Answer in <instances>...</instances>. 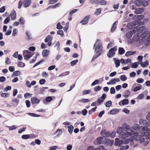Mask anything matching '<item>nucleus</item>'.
<instances>
[{"instance_id": "6e6d98bb", "label": "nucleus", "mask_w": 150, "mask_h": 150, "mask_svg": "<svg viewBox=\"0 0 150 150\" xmlns=\"http://www.w3.org/2000/svg\"><path fill=\"white\" fill-rule=\"evenodd\" d=\"M62 28V26L61 25L60 23H58L57 25V28L58 29H60Z\"/></svg>"}, {"instance_id": "72a5a7b5", "label": "nucleus", "mask_w": 150, "mask_h": 150, "mask_svg": "<svg viewBox=\"0 0 150 150\" xmlns=\"http://www.w3.org/2000/svg\"><path fill=\"white\" fill-rule=\"evenodd\" d=\"M19 22L21 24H24L25 23V20L24 18L23 17H21L19 19Z\"/></svg>"}, {"instance_id": "c756f323", "label": "nucleus", "mask_w": 150, "mask_h": 150, "mask_svg": "<svg viewBox=\"0 0 150 150\" xmlns=\"http://www.w3.org/2000/svg\"><path fill=\"white\" fill-rule=\"evenodd\" d=\"M120 80L122 81H125L127 79V77L125 75H123L121 76L120 77Z\"/></svg>"}, {"instance_id": "f704fd0d", "label": "nucleus", "mask_w": 150, "mask_h": 150, "mask_svg": "<svg viewBox=\"0 0 150 150\" xmlns=\"http://www.w3.org/2000/svg\"><path fill=\"white\" fill-rule=\"evenodd\" d=\"M95 150H107V149H105L103 146H100L97 148H95Z\"/></svg>"}, {"instance_id": "9b49d317", "label": "nucleus", "mask_w": 150, "mask_h": 150, "mask_svg": "<svg viewBox=\"0 0 150 150\" xmlns=\"http://www.w3.org/2000/svg\"><path fill=\"white\" fill-rule=\"evenodd\" d=\"M134 12L136 14H140L143 13L144 9L143 8H138L134 9Z\"/></svg>"}, {"instance_id": "b1692460", "label": "nucleus", "mask_w": 150, "mask_h": 150, "mask_svg": "<svg viewBox=\"0 0 150 150\" xmlns=\"http://www.w3.org/2000/svg\"><path fill=\"white\" fill-rule=\"evenodd\" d=\"M133 40L136 42L139 41V36L138 34H136L134 35L133 38Z\"/></svg>"}, {"instance_id": "37998d69", "label": "nucleus", "mask_w": 150, "mask_h": 150, "mask_svg": "<svg viewBox=\"0 0 150 150\" xmlns=\"http://www.w3.org/2000/svg\"><path fill=\"white\" fill-rule=\"evenodd\" d=\"M144 17V16L143 15H139L137 16V18L138 21H140L142 20Z\"/></svg>"}, {"instance_id": "603ef678", "label": "nucleus", "mask_w": 150, "mask_h": 150, "mask_svg": "<svg viewBox=\"0 0 150 150\" xmlns=\"http://www.w3.org/2000/svg\"><path fill=\"white\" fill-rule=\"evenodd\" d=\"M57 133V136H59L62 133V131L61 129H58L56 131V133Z\"/></svg>"}, {"instance_id": "dca6fc26", "label": "nucleus", "mask_w": 150, "mask_h": 150, "mask_svg": "<svg viewBox=\"0 0 150 150\" xmlns=\"http://www.w3.org/2000/svg\"><path fill=\"white\" fill-rule=\"evenodd\" d=\"M106 96V94H103L102 97L98 99V102L99 104H100L103 102Z\"/></svg>"}, {"instance_id": "f03ea898", "label": "nucleus", "mask_w": 150, "mask_h": 150, "mask_svg": "<svg viewBox=\"0 0 150 150\" xmlns=\"http://www.w3.org/2000/svg\"><path fill=\"white\" fill-rule=\"evenodd\" d=\"M139 125L136 124L131 128H130L129 126V128L130 129L132 130L135 132L138 133V134H137V136L138 135L145 136L146 139H149L150 142V129L146 126L144 127H141L140 128L139 127Z\"/></svg>"}, {"instance_id": "09e8293b", "label": "nucleus", "mask_w": 150, "mask_h": 150, "mask_svg": "<svg viewBox=\"0 0 150 150\" xmlns=\"http://www.w3.org/2000/svg\"><path fill=\"white\" fill-rule=\"evenodd\" d=\"M114 43L113 42H110L108 45L107 47L108 49L114 46Z\"/></svg>"}, {"instance_id": "aec40b11", "label": "nucleus", "mask_w": 150, "mask_h": 150, "mask_svg": "<svg viewBox=\"0 0 150 150\" xmlns=\"http://www.w3.org/2000/svg\"><path fill=\"white\" fill-rule=\"evenodd\" d=\"M132 135H133V136L131 137H130V139H128L126 140H129V142H130V144L131 145H132L134 144V142H133L134 139V140H136V139L134 138V136L133 135H132L131 136H132Z\"/></svg>"}, {"instance_id": "423d86ee", "label": "nucleus", "mask_w": 150, "mask_h": 150, "mask_svg": "<svg viewBox=\"0 0 150 150\" xmlns=\"http://www.w3.org/2000/svg\"><path fill=\"white\" fill-rule=\"evenodd\" d=\"M129 140H125L124 141H122L121 140H120L119 138H116L115 139V142L114 143V144L116 146H120L121 144H127L129 143Z\"/></svg>"}, {"instance_id": "412c9836", "label": "nucleus", "mask_w": 150, "mask_h": 150, "mask_svg": "<svg viewBox=\"0 0 150 150\" xmlns=\"http://www.w3.org/2000/svg\"><path fill=\"white\" fill-rule=\"evenodd\" d=\"M140 64L142 67H145L149 65V61L148 60H146L144 62H142L140 63Z\"/></svg>"}, {"instance_id": "a878e982", "label": "nucleus", "mask_w": 150, "mask_h": 150, "mask_svg": "<svg viewBox=\"0 0 150 150\" xmlns=\"http://www.w3.org/2000/svg\"><path fill=\"white\" fill-rule=\"evenodd\" d=\"M117 22V21H116L113 24V25L111 29V32H113L115 30L116 27V25H115V24Z\"/></svg>"}, {"instance_id": "774afa93", "label": "nucleus", "mask_w": 150, "mask_h": 150, "mask_svg": "<svg viewBox=\"0 0 150 150\" xmlns=\"http://www.w3.org/2000/svg\"><path fill=\"white\" fill-rule=\"evenodd\" d=\"M9 70L11 72H13L15 70V68L13 66H10L9 67Z\"/></svg>"}, {"instance_id": "cd10ccee", "label": "nucleus", "mask_w": 150, "mask_h": 150, "mask_svg": "<svg viewBox=\"0 0 150 150\" xmlns=\"http://www.w3.org/2000/svg\"><path fill=\"white\" fill-rule=\"evenodd\" d=\"M115 66L116 67H118L120 65V61L118 59H116L115 58H114Z\"/></svg>"}, {"instance_id": "c03bdc74", "label": "nucleus", "mask_w": 150, "mask_h": 150, "mask_svg": "<svg viewBox=\"0 0 150 150\" xmlns=\"http://www.w3.org/2000/svg\"><path fill=\"white\" fill-rule=\"evenodd\" d=\"M90 100L88 99H83L80 100L81 102L82 103H86L89 102Z\"/></svg>"}, {"instance_id": "a19ab883", "label": "nucleus", "mask_w": 150, "mask_h": 150, "mask_svg": "<svg viewBox=\"0 0 150 150\" xmlns=\"http://www.w3.org/2000/svg\"><path fill=\"white\" fill-rule=\"evenodd\" d=\"M101 87L99 86H96L94 88V90L96 91H100L101 89Z\"/></svg>"}, {"instance_id": "39448f33", "label": "nucleus", "mask_w": 150, "mask_h": 150, "mask_svg": "<svg viewBox=\"0 0 150 150\" xmlns=\"http://www.w3.org/2000/svg\"><path fill=\"white\" fill-rule=\"evenodd\" d=\"M146 118L149 120L148 122H147L146 120H143L141 119L140 121V123H142L143 125L146 126L148 128L150 127V112H149L146 116Z\"/></svg>"}, {"instance_id": "c9c22d12", "label": "nucleus", "mask_w": 150, "mask_h": 150, "mask_svg": "<svg viewBox=\"0 0 150 150\" xmlns=\"http://www.w3.org/2000/svg\"><path fill=\"white\" fill-rule=\"evenodd\" d=\"M78 62V60L77 59L75 60L72 61L70 62L71 65V66H74Z\"/></svg>"}, {"instance_id": "bb28decb", "label": "nucleus", "mask_w": 150, "mask_h": 150, "mask_svg": "<svg viewBox=\"0 0 150 150\" xmlns=\"http://www.w3.org/2000/svg\"><path fill=\"white\" fill-rule=\"evenodd\" d=\"M136 52V51H133V52H132L130 51H129L127 52L126 54H125V56H128L129 55H133L135 54Z\"/></svg>"}, {"instance_id": "9d476101", "label": "nucleus", "mask_w": 150, "mask_h": 150, "mask_svg": "<svg viewBox=\"0 0 150 150\" xmlns=\"http://www.w3.org/2000/svg\"><path fill=\"white\" fill-rule=\"evenodd\" d=\"M136 31L135 30H132L130 31L127 32L126 34V37L128 38H131L133 35L136 33Z\"/></svg>"}, {"instance_id": "13d9d810", "label": "nucleus", "mask_w": 150, "mask_h": 150, "mask_svg": "<svg viewBox=\"0 0 150 150\" xmlns=\"http://www.w3.org/2000/svg\"><path fill=\"white\" fill-rule=\"evenodd\" d=\"M22 138L23 139H28L29 138V136L28 135H23L22 136Z\"/></svg>"}, {"instance_id": "680f3d73", "label": "nucleus", "mask_w": 150, "mask_h": 150, "mask_svg": "<svg viewBox=\"0 0 150 150\" xmlns=\"http://www.w3.org/2000/svg\"><path fill=\"white\" fill-rule=\"evenodd\" d=\"M55 65L51 66L48 68V69L49 71H50L54 69L55 68Z\"/></svg>"}, {"instance_id": "a211bd4d", "label": "nucleus", "mask_w": 150, "mask_h": 150, "mask_svg": "<svg viewBox=\"0 0 150 150\" xmlns=\"http://www.w3.org/2000/svg\"><path fill=\"white\" fill-rule=\"evenodd\" d=\"M11 16L12 20H15L16 18V14L15 11H12L11 13Z\"/></svg>"}, {"instance_id": "ea45409f", "label": "nucleus", "mask_w": 150, "mask_h": 150, "mask_svg": "<svg viewBox=\"0 0 150 150\" xmlns=\"http://www.w3.org/2000/svg\"><path fill=\"white\" fill-rule=\"evenodd\" d=\"M57 34L60 35L62 37L64 35V33L62 30H59L57 32Z\"/></svg>"}, {"instance_id": "5701e85b", "label": "nucleus", "mask_w": 150, "mask_h": 150, "mask_svg": "<svg viewBox=\"0 0 150 150\" xmlns=\"http://www.w3.org/2000/svg\"><path fill=\"white\" fill-rule=\"evenodd\" d=\"M119 111V110L118 109H113L110 111V114L112 115H114L117 113Z\"/></svg>"}, {"instance_id": "052dcab7", "label": "nucleus", "mask_w": 150, "mask_h": 150, "mask_svg": "<svg viewBox=\"0 0 150 150\" xmlns=\"http://www.w3.org/2000/svg\"><path fill=\"white\" fill-rule=\"evenodd\" d=\"M141 86H137V87H135L134 89V91H138L140 89H141V85H140Z\"/></svg>"}, {"instance_id": "6e6552de", "label": "nucleus", "mask_w": 150, "mask_h": 150, "mask_svg": "<svg viewBox=\"0 0 150 150\" xmlns=\"http://www.w3.org/2000/svg\"><path fill=\"white\" fill-rule=\"evenodd\" d=\"M103 138L102 137H98L94 141L93 143L95 145H99L103 143L104 141L103 140Z\"/></svg>"}, {"instance_id": "de8ad7c7", "label": "nucleus", "mask_w": 150, "mask_h": 150, "mask_svg": "<svg viewBox=\"0 0 150 150\" xmlns=\"http://www.w3.org/2000/svg\"><path fill=\"white\" fill-rule=\"evenodd\" d=\"M145 27L144 26H142L140 27L139 28V30H138V31L139 33H141V32H142L143 30H144L145 29Z\"/></svg>"}, {"instance_id": "6ab92c4d", "label": "nucleus", "mask_w": 150, "mask_h": 150, "mask_svg": "<svg viewBox=\"0 0 150 150\" xmlns=\"http://www.w3.org/2000/svg\"><path fill=\"white\" fill-rule=\"evenodd\" d=\"M110 80L112 84L113 85L115 84L116 82H119L120 81V79L119 78H115L111 79Z\"/></svg>"}, {"instance_id": "0eeeda50", "label": "nucleus", "mask_w": 150, "mask_h": 150, "mask_svg": "<svg viewBox=\"0 0 150 150\" xmlns=\"http://www.w3.org/2000/svg\"><path fill=\"white\" fill-rule=\"evenodd\" d=\"M117 50V47H115L111 48L109 50V52L107 54V56L109 57H112L115 54V52Z\"/></svg>"}, {"instance_id": "1a4fd4ad", "label": "nucleus", "mask_w": 150, "mask_h": 150, "mask_svg": "<svg viewBox=\"0 0 150 150\" xmlns=\"http://www.w3.org/2000/svg\"><path fill=\"white\" fill-rule=\"evenodd\" d=\"M31 52L28 50H25L23 52V55L25 59H28L31 57L32 55L31 54Z\"/></svg>"}, {"instance_id": "69168bd1", "label": "nucleus", "mask_w": 150, "mask_h": 150, "mask_svg": "<svg viewBox=\"0 0 150 150\" xmlns=\"http://www.w3.org/2000/svg\"><path fill=\"white\" fill-rule=\"evenodd\" d=\"M116 135V132H113L112 133H110V137L111 138L114 137Z\"/></svg>"}, {"instance_id": "20e7f679", "label": "nucleus", "mask_w": 150, "mask_h": 150, "mask_svg": "<svg viewBox=\"0 0 150 150\" xmlns=\"http://www.w3.org/2000/svg\"><path fill=\"white\" fill-rule=\"evenodd\" d=\"M149 0H135L134 1V4L138 6H142L144 7L146 6L149 5Z\"/></svg>"}, {"instance_id": "79ce46f5", "label": "nucleus", "mask_w": 150, "mask_h": 150, "mask_svg": "<svg viewBox=\"0 0 150 150\" xmlns=\"http://www.w3.org/2000/svg\"><path fill=\"white\" fill-rule=\"evenodd\" d=\"M112 104V102L110 101H108L105 104L106 106L107 107H109Z\"/></svg>"}, {"instance_id": "e433bc0d", "label": "nucleus", "mask_w": 150, "mask_h": 150, "mask_svg": "<svg viewBox=\"0 0 150 150\" xmlns=\"http://www.w3.org/2000/svg\"><path fill=\"white\" fill-rule=\"evenodd\" d=\"M68 131L70 133H71L73 130V127L72 125H70L68 127Z\"/></svg>"}, {"instance_id": "0e129e2a", "label": "nucleus", "mask_w": 150, "mask_h": 150, "mask_svg": "<svg viewBox=\"0 0 150 150\" xmlns=\"http://www.w3.org/2000/svg\"><path fill=\"white\" fill-rule=\"evenodd\" d=\"M45 82V80L44 79H42L39 81L40 83L41 84H43Z\"/></svg>"}, {"instance_id": "4c0bfd02", "label": "nucleus", "mask_w": 150, "mask_h": 150, "mask_svg": "<svg viewBox=\"0 0 150 150\" xmlns=\"http://www.w3.org/2000/svg\"><path fill=\"white\" fill-rule=\"evenodd\" d=\"M18 66L20 67H23L25 66V64L23 62H18Z\"/></svg>"}, {"instance_id": "473e14b6", "label": "nucleus", "mask_w": 150, "mask_h": 150, "mask_svg": "<svg viewBox=\"0 0 150 150\" xmlns=\"http://www.w3.org/2000/svg\"><path fill=\"white\" fill-rule=\"evenodd\" d=\"M139 64L138 62H134L132 64L131 67L132 68H136L138 67Z\"/></svg>"}, {"instance_id": "c85d7f7f", "label": "nucleus", "mask_w": 150, "mask_h": 150, "mask_svg": "<svg viewBox=\"0 0 150 150\" xmlns=\"http://www.w3.org/2000/svg\"><path fill=\"white\" fill-rule=\"evenodd\" d=\"M21 74V72L19 71H16L13 72V74L12 75V76H13V75L14 76H18Z\"/></svg>"}, {"instance_id": "2eb2a0df", "label": "nucleus", "mask_w": 150, "mask_h": 150, "mask_svg": "<svg viewBox=\"0 0 150 150\" xmlns=\"http://www.w3.org/2000/svg\"><path fill=\"white\" fill-rule=\"evenodd\" d=\"M31 3V0H24L23 6L25 8L29 6Z\"/></svg>"}, {"instance_id": "f3484780", "label": "nucleus", "mask_w": 150, "mask_h": 150, "mask_svg": "<svg viewBox=\"0 0 150 150\" xmlns=\"http://www.w3.org/2000/svg\"><path fill=\"white\" fill-rule=\"evenodd\" d=\"M114 141L113 140H110L109 139H107L105 141V143L107 145L110 146H111L113 143Z\"/></svg>"}, {"instance_id": "f257e3e1", "label": "nucleus", "mask_w": 150, "mask_h": 150, "mask_svg": "<svg viewBox=\"0 0 150 150\" xmlns=\"http://www.w3.org/2000/svg\"><path fill=\"white\" fill-rule=\"evenodd\" d=\"M116 132L119 135L120 138L125 139L127 137H129L133 135L134 136V138L136 140L139 142L140 143H142L144 146H146L148 144L149 142L148 141H145L144 136H140L137 134H138L137 132H135L132 130L129 129V126L126 123H125L122 125V127H119L117 129Z\"/></svg>"}, {"instance_id": "e2e57ef3", "label": "nucleus", "mask_w": 150, "mask_h": 150, "mask_svg": "<svg viewBox=\"0 0 150 150\" xmlns=\"http://www.w3.org/2000/svg\"><path fill=\"white\" fill-rule=\"evenodd\" d=\"M95 149L93 146H90L87 147V150H95Z\"/></svg>"}, {"instance_id": "5fc2aeb1", "label": "nucleus", "mask_w": 150, "mask_h": 150, "mask_svg": "<svg viewBox=\"0 0 150 150\" xmlns=\"http://www.w3.org/2000/svg\"><path fill=\"white\" fill-rule=\"evenodd\" d=\"M144 81L143 79L142 78H139L137 79V82L139 83H143Z\"/></svg>"}, {"instance_id": "bf43d9fd", "label": "nucleus", "mask_w": 150, "mask_h": 150, "mask_svg": "<svg viewBox=\"0 0 150 150\" xmlns=\"http://www.w3.org/2000/svg\"><path fill=\"white\" fill-rule=\"evenodd\" d=\"M26 129V127H23L21 129H20L18 130V132L19 133H21L23 131H24Z\"/></svg>"}, {"instance_id": "864d4df0", "label": "nucleus", "mask_w": 150, "mask_h": 150, "mask_svg": "<svg viewBox=\"0 0 150 150\" xmlns=\"http://www.w3.org/2000/svg\"><path fill=\"white\" fill-rule=\"evenodd\" d=\"M6 78L4 76H2L0 77V82H4L6 81Z\"/></svg>"}, {"instance_id": "8fccbe9b", "label": "nucleus", "mask_w": 150, "mask_h": 150, "mask_svg": "<svg viewBox=\"0 0 150 150\" xmlns=\"http://www.w3.org/2000/svg\"><path fill=\"white\" fill-rule=\"evenodd\" d=\"M119 53L120 54H122L124 53L125 50L122 48H120L119 49Z\"/></svg>"}, {"instance_id": "a18cd8bd", "label": "nucleus", "mask_w": 150, "mask_h": 150, "mask_svg": "<svg viewBox=\"0 0 150 150\" xmlns=\"http://www.w3.org/2000/svg\"><path fill=\"white\" fill-rule=\"evenodd\" d=\"M52 99V98L50 96H48L47 97L45 98V100L47 102H50L51 101Z\"/></svg>"}, {"instance_id": "ddd939ff", "label": "nucleus", "mask_w": 150, "mask_h": 150, "mask_svg": "<svg viewBox=\"0 0 150 150\" xmlns=\"http://www.w3.org/2000/svg\"><path fill=\"white\" fill-rule=\"evenodd\" d=\"M107 4L106 2L104 0H96V4L101 5H105Z\"/></svg>"}, {"instance_id": "393cba45", "label": "nucleus", "mask_w": 150, "mask_h": 150, "mask_svg": "<svg viewBox=\"0 0 150 150\" xmlns=\"http://www.w3.org/2000/svg\"><path fill=\"white\" fill-rule=\"evenodd\" d=\"M52 38L50 35H49L45 39V42H48L50 41H52Z\"/></svg>"}, {"instance_id": "2f4dec72", "label": "nucleus", "mask_w": 150, "mask_h": 150, "mask_svg": "<svg viewBox=\"0 0 150 150\" xmlns=\"http://www.w3.org/2000/svg\"><path fill=\"white\" fill-rule=\"evenodd\" d=\"M5 59L6 60L5 63L6 65H9L11 64V61L8 57H6Z\"/></svg>"}, {"instance_id": "4468645a", "label": "nucleus", "mask_w": 150, "mask_h": 150, "mask_svg": "<svg viewBox=\"0 0 150 150\" xmlns=\"http://www.w3.org/2000/svg\"><path fill=\"white\" fill-rule=\"evenodd\" d=\"M90 17V16H86L81 22L83 25H85L86 24Z\"/></svg>"}, {"instance_id": "f8f14e48", "label": "nucleus", "mask_w": 150, "mask_h": 150, "mask_svg": "<svg viewBox=\"0 0 150 150\" xmlns=\"http://www.w3.org/2000/svg\"><path fill=\"white\" fill-rule=\"evenodd\" d=\"M50 51L48 50H44L42 52V54L44 57H47L49 55Z\"/></svg>"}, {"instance_id": "7c9ffc66", "label": "nucleus", "mask_w": 150, "mask_h": 150, "mask_svg": "<svg viewBox=\"0 0 150 150\" xmlns=\"http://www.w3.org/2000/svg\"><path fill=\"white\" fill-rule=\"evenodd\" d=\"M101 12V9L100 8H99L97 9L94 13V14L96 15H98Z\"/></svg>"}, {"instance_id": "4be33fe9", "label": "nucleus", "mask_w": 150, "mask_h": 150, "mask_svg": "<svg viewBox=\"0 0 150 150\" xmlns=\"http://www.w3.org/2000/svg\"><path fill=\"white\" fill-rule=\"evenodd\" d=\"M31 101L32 103H39L40 100L38 99L34 98H31Z\"/></svg>"}, {"instance_id": "58836bf2", "label": "nucleus", "mask_w": 150, "mask_h": 150, "mask_svg": "<svg viewBox=\"0 0 150 150\" xmlns=\"http://www.w3.org/2000/svg\"><path fill=\"white\" fill-rule=\"evenodd\" d=\"M10 21V17H8L6 18L4 21V24H6L8 23Z\"/></svg>"}, {"instance_id": "7ed1b4c3", "label": "nucleus", "mask_w": 150, "mask_h": 150, "mask_svg": "<svg viewBox=\"0 0 150 150\" xmlns=\"http://www.w3.org/2000/svg\"><path fill=\"white\" fill-rule=\"evenodd\" d=\"M93 48L95 49L96 53H101L103 47L100 41L97 40L94 45Z\"/></svg>"}, {"instance_id": "49530a36", "label": "nucleus", "mask_w": 150, "mask_h": 150, "mask_svg": "<svg viewBox=\"0 0 150 150\" xmlns=\"http://www.w3.org/2000/svg\"><path fill=\"white\" fill-rule=\"evenodd\" d=\"M100 53H98L97 55L96 56L94 55L91 61L92 62L97 57H99L100 55Z\"/></svg>"}, {"instance_id": "4d7b16f0", "label": "nucleus", "mask_w": 150, "mask_h": 150, "mask_svg": "<svg viewBox=\"0 0 150 150\" xmlns=\"http://www.w3.org/2000/svg\"><path fill=\"white\" fill-rule=\"evenodd\" d=\"M122 103L123 105H127L128 103V101L127 99H124L122 100Z\"/></svg>"}, {"instance_id": "338daca9", "label": "nucleus", "mask_w": 150, "mask_h": 150, "mask_svg": "<svg viewBox=\"0 0 150 150\" xmlns=\"http://www.w3.org/2000/svg\"><path fill=\"white\" fill-rule=\"evenodd\" d=\"M72 146L71 144H68L67 145V150H71L72 149Z\"/></svg>"}, {"instance_id": "3c124183", "label": "nucleus", "mask_w": 150, "mask_h": 150, "mask_svg": "<svg viewBox=\"0 0 150 150\" xmlns=\"http://www.w3.org/2000/svg\"><path fill=\"white\" fill-rule=\"evenodd\" d=\"M139 21L137 20H135L132 23L133 24V26H135L137 25L138 24H139Z\"/></svg>"}]
</instances>
